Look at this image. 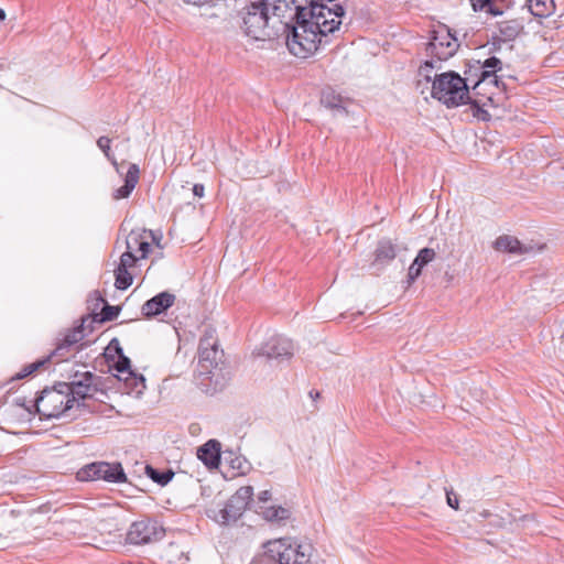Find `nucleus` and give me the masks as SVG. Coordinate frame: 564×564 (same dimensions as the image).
<instances>
[{
    "instance_id": "1",
    "label": "nucleus",
    "mask_w": 564,
    "mask_h": 564,
    "mask_svg": "<svg viewBox=\"0 0 564 564\" xmlns=\"http://www.w3.org/2000/svg\"><path fill=\"white\" fill-rule=\"evenodd\" d=\"M327 3L310 1L305 10L302 25L292 29L288 37V48L294 56L306 58L313 55L321 44L327 43L329 33H334L341 24L344 8L337 0H326Z\"/></svg>"
},
{
    "instance_id": "2",
    "label": "nucleus",
    "mask_w": 564,
    "mask_h": 564,
    "mask_svg": "<svg viewBox=\"0 0 564 564\" xmlns=\"http://www.w3.org/2000/svg\"><path fill=\"white\" fill-rule=\"evenodd\" d=\"M432 96L448 108L469 101V90L465 79L454 72L442 73L435 76Z\"/></svg>"
},
{
    "instance_id": "3",
    "label": "nucleus",
    "mask_w": 564,
    "mask_h": 564,
    "mask_svg": "<svg viewBox=\"0 0 564 564\" xmlns=\"http://www.w3.org/2000/svg\"><path fill=\"white\" fill-rule=\"evenodd\" d=\"M265 557L275 564H311L312 545L291 542L289 539L269 541Z\"/></svg>"
},
{
    "instance_id": "4",
    "label": "nucleus",
    "mask_w": 564,
    "mask_h": 564,
    "mask_svg": "<svg viewBox=\"0 0 564 564\" xmlns=\"http://www.w3.org/2000/svg\"><path fill=\"white\" fill-rule=\"evenodd\" d=\"M262 3L270 20L276 19L280 22L286 39L292 34L294 26L303 24L306 10L304 0H262Z\"/></svg>"
},
{
    "instance_id": "5",
    "label": "nucleus",
    "mask_w": 564,
    "mask_h": 564,
    "mask_svg": "<svg viewBox=\"0 0 564 564\" xmlns=\"http://www.w3.org/2000/svg\"><path fill=\"white\" fill-rule=\"evenodd\" d=\"M74 400L69 395V389L65 382H59L53 388H45L35 399L36 412L46 417H58L73 408Z\"/></svg>"
},
{
    "instance_id": "6",
    "label": "nucleus",
    "mask_w": 564,
    "mask_h": 564,
    "mask_svg": "<svg viewBox=\"0 0 564 564\" xmlns=\"http://www.w3.org/2000/svg\"><path fill=\"white\" fill-rule=\"evenodd\" d=\"M241 14L246 35L254 40H265L273 35L270 32V15L262 1L250 3Z\"/></svg>"
},
{
    "instance_id": "7",
    "label": "nucleus",
    "mask_w": 564,
    "mask_h": 564,
    "mask_svg": "<svg viewBox=\"0 0 564 564\" xmlns=\"http://www.w3.org/2000/svg\"><path fill=\"white\" fill-rule=\"evenodd\" d=\"M65 383L74 402L80 399H97L98 393L104 394L101 377L90 371H76L69 376V382Z\"/></svg>"
},
{
    "instance_id": "8",
    "label": "nucleus",
    "mask_w": 564,
    "mask_h": 564,
    "mask_svg": "<svg viewBox=\"0 0 564 564\" xmlns=\"http://www.w3.org/2000/svg\"><path fill=\"white\" fill-rule=\"evenodd\" d=\"M77 479L80 481L123 482L126 481V474L119 463L95 462L82 467L77 471Z\"/></svg>"
},
{
    "instance_id": "9",
    "label": "nucleus",
    "mask_w": 564,
    "mask_h": 564,
    "mask_svg": "<svg viewBox=\"0 0 564 564\" xmlns=\"http://www.w3.org/2000/svg\"><path fill=\"white\" fill-rule=\"evenodd\" d=\"M164 534L165 531L158 521L143 519L130 525L127 542L134 545L149 544L161 540Z\"/></svg>"
},
{
    "instance_id": "10",
    "label": "nucleus",
    "mask_w": 564,
    "mask_h": 564,
    "mask_svg": "<svg viewBox=\"0 0 564 564\" xmlns=\"http://www.w3.org/2000/svg\"><path fill=\"white\" fill-rule=\"evenodd\" d=\"M434 35L427 45V52L438 61H446L457 51V39L445 26L433 32Z\"/></svg>"
},
{
    "instance_id": "11",
    "label": "nucleus",
    "mask_w": 564,
    "mask_h": 564,
    "mask_svg": "<svg viewBox=\"0 0 564 564\" xmlns=\"http://www.w3.org/2000/svg\"><path fill=\"white\" fill-rule=\"evenodd\" d=\"M198 351L199 366L206 372H212L223 357V351L218 349V343L213 333H206L199 340Z\"/></svg>"
},
{
    "instance_id": "12",
    "label": "nucleus",
    "mask_w": 564,
    "mask_h": 564,
    "mask_svg": "<svg viewBox=\"0 0 564 564\" xmlns=\"http://www.w3.org/2000/svg\"><path fill=\"white\" fill-rule=\"evenodd\" d=\"M140 259L139 256L128 249L121 254L119 264L115 269V285L117 289L126 290L132 284L133 276L129 270L134 268Z\"/></svg>"
},
{
    "instance_id": "13",
    "label": "nucleus",
    "mask_w": 564,
    "mask_h": 564,
    "mask_svg": "<svg viewBox=\"0 0 564 564\" xmlns=\"http://www.w3.org/2000/svg\"><path fill=\"white\" fill-rule=\"evenodd\" d=\"M294 352V345L292 340L276 336L271 338L258 352L259 356L268 358H291Z\"/></svg>"
},
{
    "instance_id": "14",
    "label": "nucleus",
    "mask_w": 564,
    "mask_h": 564,
    "mask_svg": "<svg viewBox=\"0 0 564 564\" xmlns=\"http://www.w3.org/2000/svg\"><path fill=\"white\" fill-rule=\"evenodd\" d=\"M150 238L152 232L144 229H133L126 239V247L134 253H140L139 258L144 259L150 252Z\"/></svg>"
},
{
    "instance_id": "15",
    "label": "nucleus",
    "mask_w": 564,
    "mask_h": 564,
    "mask_svg": "<svg viewBox=\"0 0 564 564\" xmlns=\"http://www.w3.org/2000/svg\"><path fill=\"white\" fill-rule=\"evenodd\" d=\"M175 295L167 291L161 292L142 305V314L145 317H153L170 308L175 303Z\"/></svg>"
},
{
    "instance_id": "16",
    "label": "nucleus",
    "mask_w": 564,
    "mask_h": 564,
    "mask_svg": "<svg viewBox=\"0 0 564 564\" xmlns=\"http://www.w3.org/2000/svg\"><path fill=\"white\" fill-rule=\"evenodd\" d=\"M397 256V247L389 239H382L378 242L375 250V258L371 265L381 270L389 264Z\"/></svg>"
},
{
    "instance_id": "17",
    "label": "nucleus",
    "mask_w": 564,
    "mask_h": 564,
    "mask_svg": "<svg viewBox=\"0 0 564 564\" xmlns=\"http://www.w3.org/2000/svg\"><path fill=\"white\" fill-rule=\"evenodd\" d=\"M436 258L432 248H423L419 251L408 271V282L412 284L422 273V269Z\"/></svg>"
},
{
    "instance_id": "18",
    "label": "nucleus",
    "mask_w": 564,
    "mask_h": 564,
    "mask_svg": "<svg viewBox=\"0 0 564 564\" xmlns=\"http://www.w3.org/2000/svg\"><path fill=\"white\" fill-rule=\"evenodd\" d=\"M197 457L208 467L216 468L220 462V443L209 440L197 449Z\"/></svg>"
},
{
    "instance_id": "19",
    "label": "nucleus",
    "mask_w": 564,
    "mask_h": 564,
    "mask_svg": "<svg viewBox=\"0 0 564 564\" xmlns=\"http://www.w3.org/2000/svg\"><path fill=\"white\" fill-rule=\"evenodd\" d=\"M494 248L497 251L512 254H524L531 250L530 247L523 246L518 238L509 235L499 236L494 242Z\"/></svg>"
},
{
    "instance_id": "20",
    "label": "nucleus",
    "mask_w": 564,
    "mask_h": 564,
    "mask_svg": "<svg viewBox=\"0 0 564 564\" xmlns=\"http://www.w3.org/2000/svg\"><path fill=\"white\" fill-rule=\"evenodd\" d=\"M89 301H94L96 306H98L100 303H104L100 317H98V314H95L93 317L90 316V322L98 321L99 323H102L113 321L120 313V307L111 306L106 303L98 291H95L89 295Z\"/></svg>"
},
{
    "instance_id": "21",
    "label": "nucleus",
    "mask_w": 564,
    "mask_h": 564,
    "mask_svg": "<svg viewBox=\"0 0 564 564\" xmlns=\"http://www.w3.org/2000/svg\"><path fill=\"white\" fill-rule=\"evenodd\" d=\"M139 174V166L137 164H131L124 177V185L113 192V199L127 198L138 184Z\"/></svg>"
},
{
    "instance_id": "22",
    "label": "nucleus",
    "mask_w": 564,
    "mask_h": 564,
    "mask_svg": "<svg viewBox=\"0 0 564 564\" xmlns=\"http://www.w3.org/2000/svg\"><path fill=\"white\" fill-rule=\"evenodd\" d=\"M252 496L253 488L251 486H245L237 490V492L229 499V508H235L232 517L242 514ZM227 511H230V509Z\"/></svg>"
},
{
    "instance_id": "23",
    "label": "nucleus",
    "mask_w": 564,
    "mask_h": 564,
    "mask_svg": "<svg viewBox=\"0 0 564 564\" xmlns=\"http://www.w3.org/2000/svg\"><path fill=\"white\" fill-rule=\"evenodd\" d=\"M117 378L124 382L128 393L140 395L145 389L144 377L135 373L134 371L128 372L127 376L117 375Z\"/></svg>"
},
{
    "instance_id": "24",
    "label": "nucleus",
    "mask_w": 564,
    "mask_h": 564,
    "mask_svg": "<svg viewBox=\"0 0 564 564\" xmlns=\"http://www.w3.org/2000/svg\"><path fill=\"white\" fill-rule=\"evenodd\" d=\"M530 12L539 18L550 17L555 8L554 0H527Z\"/></svg>"
},
{
    "instance_id": "25",
    "label": "nucleus",
    "mask_w": 564,
    "mask_h": 564,
    "mask_svg": "<svg viewBox=\"0 0 564 564\" xmlns=\"http://www.w3.org/2000/svg\"><path fill=\"white\" fill-rule=\"evenodd\" d=\"M482 67H484V70L481 73L480 82H478L476 84L475 88L488 79L490 82H494L496 85H498V79H497V76L495 75V73L501 68V61L495 56L489 57L484 62Z\"/></svg>"
},
{
    "instance_id": "26",
    "label": "nucleus",
    "mask_w": 564,
    "mask_h": 564,
    "mask_svg": "<svg viewBox=\"0 0 564 564\" xmlns=\"http://www.w3.org/2000/svg\"><path fill=\"white\" fill-rule=\"evenodd\" d=\"M90 321V316L83 317L82 324L69 329L63 337V340L70 347H75L84 338L85 323Z\"/></svg>"
},
{
    "instance_id": "27",
    "label": "nucleus",
    "mask_w": 564,
    "mask_h": 564,
    "mask_svg": "<svg viewBox=\"0 0 564 564\" xmlns=\"http://www.w3.org/2000/svg\"><path fill=\"white\" fill-rule=\"evenodd\" d=\"M145 473L154 482L161 486L169 484L174 476L172 470L161 473L149 465L145 467Z\"/></svg>"
},
{
    "instance_id": "28",
    "label": "nucleus",
    "mask_w": 564,
    "mask_h": 564,
    "mask_svg": "<svg viewBox=\"0 0 564 564\" xmlns=\"http://www.w3.org/2000/svg\"><path fill=\"white\" fill-rule=\"evenodd\" d=\"M321 102L330 109H337L339 111H345L346 109L343 106V99L340 96L335 95L334 93H324L322 95Z\"/></svg>"
},
{
    "instance_id": "29",
    "label": "nucleus",
    "mask_w": 564,
    "mask_h": 564,
    "mask_svg": "<svg viewBox=\"0 0 564 564\" xmlns=\"http://www.w3.org/2000/svg\"><path fill=\"white\" fill-rule=\"evenodd\" d=\"M263 516L269 521H282L290 517V511L283 507H270L263 511Z\"/></svg>"
},
{
    "instance_id": "30",
    "label": "nucleus",
    "mask_w": 564,
    "mask_h": 564,
    "mask_svg": "<svg viewBox=\"0 0 564 564\" xmlns=\"http://www.w3.org/2000/svg\"><path fill=\"white\" fill-rule=\"evenodd\" d=\"M72 348L62 339L57 345L54 351L46 359L53 358L55 362H61L66 360L70 355Z\"/></svg>"
},
{
    "instance_id": "31",
    "label": "nucleus",
    "mask_w": 564,
    "mask_h": 564,
    "mask_svg": "<svg viewBox=\"0 0 564 564\" xmlns=\"http://www.w3.org/2000/svg\"><path fill=\"white\" fill-rule=\"evenodd\" d=\"M47 361H48V359H41V360H36L30 365L24 366L21 369V371L17 373L15 378L17 379L26 378L28 376L34 373L40 368H42Z\"/></svg>"
},
{
    "instance_id": "32",
    "label": "nucleus",
    "mask_w": 564,
    "mask_h": 564,
    "mask_svg": "<svg viewBox=\"0 0 564 564\" xmlns=\"http://www.w3.org/2000/svg\"><path fill=\"white\" fill-rule=\"evenodd\" d=\"M119 359L115 364L113 368L118 372L117 375L127 376L128 372H131L130 359L122 355L121 348H118Z\"/></svg>"
},
{
    "instance_id": "33",
    "label": "nucleus",
    "mask_w": 564,
    "mask_h": 564,
    "mask_svg": "<svg viewBox=\"0 0 564 564\" xmlns=\"http://www.w3.org/2000/svg\"><path fill=\"white\" fill-rule=\"evenodd\" d=\"M110 143L111 140L106 135H102L97 140L98 148L105 153L107 159L112 160V163L116 164V161L115 159H112V155L110 153Z\"/></svg>"
},
{
    "instance_id": "34",
    "label": "nucleus",
    "mask_w": 564,
    "mask_h": 564,
    "mask_svg": "<svg viewBox=\"0 0 564 564\" xmlns=\"http://www.w3.org/2000/svg\"><path fill=\"white\" fill-rule=\"evenodd\" d=\"M229 509V501L226 503L225 508L221 510V519L223 523H227L229 521H236L241 514H237L232 517L235 513V508H230V511H227Z\"/></svg>"
},
{
    "instance_id": "35",
    "label": "nucleus",
    "mask_w": 564,
    "mask_h": 564,
    "mask_svg": "<svg viewBox=\"0 0 564 564\" xmlns=\"http://www.w3.org/2000/svg\"><path fill=\"white\" fill-rule=\"evenodd\" d=\"M446 500H447V505L451 508L458 510V508H459L458 497L456 494L453 492V490L446 491Z\"/></svg>"
},
{
    "instance_id": "36",
    "label": "nucleus",
    "mask_w": 564,
    "mask_h": 564,
    "mask_svg": "<svg viewBox=\"0 0 564 564\" xmlns=\"http://www.w3.org/2000/svg\"><path fill=\"white\" fill-rule=\"evenodd\" d=\"M500 32H501V34H503L505 36H508V37H512L518 34V30L510 25L501 26Z\"/></svg>"
},
{
    "instance_id": "37",
    "label": "nucleus",
    "mask_w": 564,
    "mask_h": 564,
    "mask_svg": "<svg viewBox=\"0 0 564 564\" xmlns=\"http://www.w3.org/2000/svg\"><path fill=\"white\" fill-rule=\"evenodd\" d=\"M205 187L203 184H195L193 187V193L196 197L202 198L204 196Z\"/></svg>"
},
{
    "instance_id": "38",
    "label": "nucleus",
    "mask_w": 564,
    "mask_h": 564,
    "mask_svg": "<svg viewBox=\"0 0 564 564\" xmlns=\"http://www.w3.org/2000/svg\"><path fill=\"white\" fill-rule=\"evenodd\" d=\"M473 7L475 10L477 9H484V7L489 2V0H471Z\"/></svg>"
},
{
    "instance_id": "39",
    "label": "nucleus",
    "mask_w": 564,
    "mask_h": 564,
    "mask_svg": "<svg viewBox=\"0 0 564 564\" xmlns=\"http://www.w3.org/2000/svg\"><path fill=\"white\" fill-rule=\"evenodd\" d=\"M271 499V492L269 490H263L259 494V500L262 502H267Z\"/></svg>"
},
{
    "instance_id": "40",
    "label": "nucleus",
    "mask_w": 564,
    "mask_h": 564,
    "mask_svg": "<svg viewBox=\"0 0 564 564\" xmlns=\"http://www.w3.org/2000/svg\"><path fill=\"white\" fill-rule=\"evenodd\" d=\"M429 68H433L432 62H425L424 66L421 67V72L427 70Z\"/></svg>"
},
{
    "instance_id": "41",
    "label": "nucleus",
    "mask_w": 564,
    "mask_h": 564,
    "mask_svg": "<svg viewBox=\"0 0 564 564\" xmlns=\"http://www.w3.org/2000/svg\"><path fill=\"white\" fill-rule=\"evenodd\" d=\"M6 19V12L0 8V21Z\"/></svg>"
}]
</instances>
